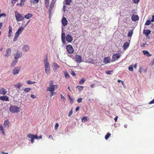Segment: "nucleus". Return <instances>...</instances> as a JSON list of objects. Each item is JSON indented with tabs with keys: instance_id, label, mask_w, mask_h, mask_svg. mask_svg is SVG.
<instances>
[{
	"instance_id": "obj_1",
	"label": "nucleus",
	"mask_w": 154,
	"mask_h": 154,
	"mask_svg": "<svg viewBox=\"0 0 154 154\" xmlns=\"http://www.w3.org/2000/svg\"><path fill=\"white\" fill-rule=\"evenodd\" d=\"M45 71L47 75L49 74L50 72V66L48 61L47 56L45 59L44 61Z\"/></svg>"
},
{
	"instance_id": "obj_2",
	"label": "nucleus",
	"mask_w": 154,
	"mask_h": 154,
	"mask_svg": "<svg viewBox=\"0 0 154 154\" xmlns=\"http://www.w3.org/2000/svg\"><path fill=\"white\" fill-rule=\"evenodd\" d=\"M15 16L16 20L17 22L22 21L24 19V17L17 11H15Z\"/></svg>"
},
{
	"instance_id": "obj_3",
	"label": "nucleus",
	"mask_w": 154,
	"mask_h": 154,
	"mask_svg": "<svg viewBox=\"0 0 154 154\" xmlns=\"http://www.w3.org/2000/svg\"><path fill=\"white\" fill-rule=\"evenodd\" d=\"M20 110V107H18L17 106H11L9 107V110L10 112L13 113H18Z\"/></svg>"
},
{
	"instance_id": "obj_4",
	"label": "nucleus",
	"mask_w": 154,
	"mask_h": 154,
	"mask_svg": "<svg viewBox=\"0 0 154 154\" xmlns=\"http://www.w3.org/2000/svg\"><path fill=\"white\" fill-rule=\"evenodd\" d=\"M66 49L67 52L70 54H73L74 51V50L73 47L71 45H67L66 47Z\"/></svg>"
},
{
	"instance_id": "obj_5",
	"label": "nucleus",
	"mask_w": 154,
	"mask_h": 154,
	"mask_svg": "<svg viewBox=\"0 0 154 154\" xmlns=\"http://www.w3.org/2000/svg\"><path fill=\"white\" fill-rule=\"evenodd\" d=\"M27 137L28 138L31 139V141L32 143H33L34 142V139H38V137L36 135H34L31 134H29L27 135Z\"/></svg>"
},
{
	"instance_id": "obj_6",
	"label": "nucleus",
	"mask_w": 154,
	"mask_h": 154,
	"mask_svg": "<svg viewBox=\"0 0 154 154\" xmlns=\"http://www.w3.org/2000/svg\"><path fill=\"white\" fill-rule=\"evenodd\" d=\"M55 2L56 0H52L51 2L50 3L48 10V11L50 14H51V13L52 11L54 6V5Z\"/></svg>"
},
{
	"instance_id": "obj_7",
	"label": "nucleus",
	"mask_w": 154,
	"mask_h": 154,
	"mask_svg": "<svg viewBox=\"0 0 154 154\" xmlns=\"http://www.w3.org/2000/svg\"><path fill=\"white\" fill-rule=\"evenodd\" d=\"M73 59L78 63H81L82 60V58L81 56L76 54L75 55V57L73 58Z\"/></svg>"
},
{
	"instance_id": "obj_8",
	"label": "nucleus",
	"mask_w": 154,
	"mask_h": 154,
	"mask_svg": "<svg viewBox=\"0 0 154 154\" xmlns=\"http://www.w3.org/2000/svg\"><path fill=\"white\" fill-rule=\"evenodd\" d=\"M57 85H55L51 86H49V87L47 88V91H49L52 92L54 91L55 90V89H57Z\"/></svg>"
},
{
	"instance_id": "obj_9",
	"label": "nucleus",
	"mask_w": 154,
	"mask_h": 154,
	"mask_svg": "<svg viewBox=\"0 0 154 154\" xmlns=\"http://www.w3.org/2000/svg\"><path fill=\"white\" fill-rule=\"evenodd\" d=\"M120 54L116 53L113 54L112 56V61H114L117 60L120 58Z\"/></svg>"
},
{
	"instance_id": "obj_10",
	"label": "nucleus",
	"mask_w": 154,
	"mask_h": 154,
	"mask_svg": "<svg viewBox=\"0 0 154 154\" xmlns=\"http://www.w3.org/2000/svg\"><path fill=\"white\" fill-rule=\"evenodd\" d=\"M20 69V67H15L13 69V73L14 75L17 74L19 72Z\"/></svg>"
},
{
	"instance_id": "obj_11",
	"label": "nucleus",
	"mask_w": 154,
	"mask_h": 154,
	"mask_svg": "<svg viewBox=\"0 0 154 154\" xmlns=\"http://www.w3.org/2000/svg\"><path fill=\"white\" fill-rule=\"evenodd\" d=\"M66 41L69 42H71L73 40L72 37L70 34H68L66 35Z\"/></svg>"
},
{
	"instance_id": "obj_12",
	"label": "nucleus",
	"mask_w": 154,
	"mask_h": 154,
	"mask_svg": "<svg viewBox=\"0 0 154 154\" xmlns=\"http://www.w3.org/2000/svg\"><path fill=\"white\" fill-rule=\"evenodd\" d=\"M61 22L62 25L64 26H66L67 24V20L66 18L64 17H63L62 19Z\"/></svg>"
},
{
	"instance_id": "obj_13",
	"label": "nucleus",
	"mask_w": 154,
	"mask_h": 154,
	"mask_svg": "<svg viewBox=\"0 0 154 154\" xmlns=\"http://www.w3.org/2000/svg\"><path fill=\"white\" fill-rule=\"evenodd\" d=\"M132 20L134 22L136 21L139 19V17L137 15L133 14L131 17Z\"/></svg>"
},
{
	"instance_id": "obj_14",
	"label": "nucleus",
	"mask_w": 154,
	"mask_h": 154,
	"mask_svg": "<svg viewBox=\"0 0 154 154\" xmlns=\"http://www.w3.org/2000/svg\"><path fill=\"white\" fill-rule=\"evenodd\" d=\"M111 61V60L109 57H105L103 60V63L105 64H107L110 63Z\"/></svg>"
},
{
	"instance_id": "obj_15",
	"label": "nucleus",
	"mask_w": 154,
	"mask_h": 154,
	"mask_svg": "<svg viewBox=\"0 0 154 154\" xmlns=\"http://www.w3.org/2000/svg\"><path fill=\"white\" fill-rule=\"evenodd\" d=\"M29 48L30 47L28 45H24L22 48V50L24 52H27L29 50Z\"/></svg>"
},
{
	"instance_id": "obj_16",
	"label": "nucleus",
	"mask_w": 154,
	"mask_h": 154,
	"mask_svg": "<svg viewBox=\"0 0 154 154\" xmlns=\"http://www.w3.org/2000/svg\"><path fill=\"white\" fill-rule=\"evenodd\" d=\"M0 100L3 101H8V97L6 96H2L0 97Z\"/></svg>"
},
{
	"instance_id": "obj_17",
	"label": "nucleus",
	"mask_w": 154,
	"mask_h": 154,
	"mask_svg": "<svg viewBox=\"0 0 154 154\" xmlns=\"http://www.w3.org/2000/svg\"><path fill=\"white\" fill-rule=\"evenodd\" d=\"M52 67L54 71H55L60 67V66L55 63H53Z\"/></svg>"
},
{
	"instance_id": "obj_18",
	"label": "nucleus",
	"mask_w": 154,
	"mask_h": 154,
	"mask_svg": "<svg viewBox=\"0 0 154 154\" xmlns=\"http://www.w3.org/2000/svg\"><path fill=\"white\" fill-rule=\"evenodd\" d=\"M61 39L62 42L63 44H65L66 42L65 40V35L64 33L62 32L61 35Z\"/></svg>"
},
{
	"instance_id": "obj_19",
	"label": "nucleus",
	"mask_w": 154,
	"mask_h": 154,
	"mask_svg": "<svg viewBox=\"0 0 154 154\" xmlns=\"http://www.w3.org/2000/svg\"><path fill=\"white\" fill-rule=\"evenodd\" d=\"M7 91L4 88H2L0 89V94L4 95L7 93Z\"/></svg>"
},
{
	"instance_id": "obj_20",
	"label": "nucleus",
	"mask_w": 154,
	"mask_h": 154,
	"mask_svg": "<svg viewBox=\"0 0 154 154\" xmlns=\"http://www.w3.org/2000/svg\"><path fill=\"white\" fill-rule=\"evenodd\" d=\"M143 54L147 57H150L152 56V54H150L149 52L146 50H143Z\"/></svg>"
},
{
	"instance_id": "obj_21",
	"label": "nucleus",
	"mask_w": 154,
	"mask_h": 154,
	"mask_svg": "<svg viewBox=\"0 0 154 154\" xmlns=\"http://www.w3.org/2000/svg\"><path fill=\"white\" fill-rule=\"evenodd\" d=\"M9 122L8 120H5L4 124V126L5 127L7 126V128H8L9 127Z\"/></svg>"
},
{
	"instance_id": "obj_22",
	"label": "nucleus",
	"mask_w": 154,
	"mask_h": 154,
	"mask_svg": "<svg viewBox=\"0 0 154 154\" xmlns=\"http://www.w3.org/2000/svg\"><path fill=\"white\" fill-rule=\"evenodd\" d=\"M21 57L20 54L19 52H17L16 54L14 55V58L15 59H17Z\"/></svg>"
},
{
	"instance_id": "obj_23",
	"label": "nucleus",
	"mask_w": 154,
	"mask_h": 154,
	"mask_svg": "<svg viewBox=\"0 0 154 154\" xmlns=\"http://www.w3.org/2000/svg\"><path fill=\"white\" fill-rule=\"evenodd\" d=\"M22 86V85L21 84L20 82H19L18 83L14 85V86L16 89H20V87Z\"/></svg>"
},
{
	"instance_id": "obj_24",
	"label": "nucleus",
	"mask_w": 154,
	"mask_h": 154,
	"mask_svg": "<svg viewBox=\"0 0 154 154\" xmlns=\"http://www.w3.org/2000/svg\"><path fill=\"white\" fill-rule=\"evenodd\" d=\"M11 52V50L10 48L8 49L6 51V54L5 56L8 57L10 55V54Z\"/></svg>"
},
{
	"instance_id": "obj_25",
	"label": "nucleus",
	"mask_w": 154,
	"mask_h": 154,
	"mask_svg": "<svg viewBox=\"0 0 154 154\" xmlns=\"http://www.w3.org/2000/svg\"><path fill=\"white\" fill-rule=\"evenodd\" d=\"M8 29H9V31H8V36L9 37H10L11 35V34H12V27H11V26H9L8 27Z\"/></svg>"
},
{
	"instance_id": "obj_26",
	"label": "nucleus",
	"mask_w": 154,
	"mask_h": 154,
	"mask_svg": "<svg viewBox=\"0 0 154 154\" xmlns=\"http://www.w3.org/2000/svg\"><path fill=\"white\" fill-rule=\"evenodd\" d=\"M0 131H1L2 132V134L3 135H5V134L3 127L1 125H0Z\"/></svg>"
},
{
	"instance_id": "obj_27",
	"label": "nucleus",
	"mask_w": 154,
	"mask_h": 154,
	"mask_svg": "<svg viewBox=\"0 0 154 154\" xmlns=\"http://www.w3.org/2000/svg\"><path fill=\"white\" fill-rule=\"evenodd\" d=\"M129 44L128 42H125L124 44L123 45V48L124 49H127L128 47H129Z\"/></svg>"
},
{
	"instance_id": "obj_28",
	"label": "nucleus",
	"mask_w": 154,
	"mask_h": 154,
	"mask_svg": "<svg viewBox=\"0 0 154 154\" xmlns=\"http://www.w3.org/2000/svg\"><path fill=\"white\" fill-rule=\"evenodd\" d=\"M151 33V31L149 29L147 30H143V33L146 35H148Z\"/></svg>"
},
{
	"instance_id": "obj_29",
	"label": "nucleus",
	"mask_w": 154,
	"mask_h": 154,
	"mask_svg": "<svg viewBox=\"0 0 154 154\" xmlns=\"http://www.w3.org/2000/svg\"><path fill=\"white\" fill-rule=\"evenodd\" d=\"M133 33V30L132 29L130 30L128 33V37H131L132 36Z\"/></svg>"
},
{
	"instance_id": "obj_30",
	"label": "nucleus",
	"mask_w": 154,
	"mask_h": 154,
	"mask_svg": "<svg viewBox=\"0 0 154 154\" xmlns=\"http://www.w3.org/2000/svg\"><path fill=\"white\" fill-rule=\"evenodd\" d=\"M32 14H31L29 13L25 16V18L26 19H29L30 18L32 17Z\"/></svg>"
},
{
	"instance_id": "obj_31",
	"label": "nucleus",
	"mask_w": 154,
	"mask_h": 154,
	"mask_svg": "<svg viewBox=\"0 0 154 154\" xmlns=\"http://www.w3.org/2000/svg\"><path fill=\"white\" fill-rule=\"evenodd\" d=\"M45 3L46 8H48L49 6V0H45Z\"/></svg>"
},
{
	"instance_id": "obj_32",
	"label": "nucleus",
	"mask_w": 154,
	"mask_h": 154,
	"mask_svg": "<svg viewBox=\"0 0 154 154\" xmlns=\"http://www.w3.org/2000/svg\"><path fill=\"white\" fill-rule=\"evenodd\" d=\"M24 29V28L23 27H21L20 28H19L17 31V33H19L20 34L22 32V31Z\"/></svg>"
},
{
	"instance_id": "obj_33",
	"label": "nucleus",
	"mask_w": 154,
	"mask_h": 154,
	"mask_svg": "<svg viewBox=\"0 0 154 154\" xmlns=\"http://www.w3.org/2000/svg\"><path fill=\"white\" fill-rule=\"evenodd\" d=\"M17 62V60H15L13 61L11 63V66L12 67H14L15 65H16Z\"/></svg>"
},
{
	"instance_id": "obj_34",
	"label": "nucleus",
	"mask_w": 154,
	"mask_h": 154,
	"mask_svg": "<svg viewBox=\"0 0 154 154\" xmlns=\"http://www.w3.org/2000/svg\"><path fill=\"white\" fill-rule=\"evenodd\" d=\"M76 88H78V90L79 91H82V90H83V86H79V85H78L76 87Z\"/></svg>"
},
{
	"instance_id": "obj_35",
	"label": "nucleus",
	"mask_w": 154,
	"mask_h": 154,
	"mask_svg": "<svg viewBox=\"0 0 154 154\" xmlns=\"http://www.w3.org/2000/svg\"><path fill=\"white\" fill-rule=\"evenodd\" d=\"M27 84L28 85H32V84H34L35 83V82H33L32 81H31L30 80L27 81L26 82Z\"/></svg>"
},
{
	"instance_id": "obj_36",
	"label": "nucleus",
	"mask_w": 154,
	"mask_h": 154,
	"mask_svg": "<svg viewBox=\"0 0 154 154\" xmlns=\"http://www.w3.org/2000/svg\"><path fill=\"white\" fill-rule=\"evenodd\" d=\"M65 1L66 4L67 5H70V4L72 2V0H64Z\"/></svg>"
},
{
	"instance_id": "obj_37",
	"label": "nucleus",
	"mask_w": 154,
	"mask_h": 154,
	"mask_svg": "<svg viewBox=\"0 0 154 154\" xmlns=\"http://www.w3.org/2000/svg\"><path fill=\"white\" fill-rule=\"evenodd\" d=\"M23 90L25 92L27 93L31 90V88H25Z\"/></svg>"
},
{
	"instance_id": "obj_38",
	"label": "nucleus",
	"mask_w": 154,
	"mask_h": 154,
	"mask_svg": "<svg viewBox=\"0 0 154 154\" xmlns=\"http://www.w3.org/2000/svg\"><path fill=\"white\" fill-rule=\"evenodd\" d=\"M85 81V80L84 79H82L79 81V84L80 85L83 84L84 83Z\"/></svg>"
},
{
	"instance_id": "obj_39",
	"label": "nucleus",
	"mask_w": 154,
	"mask_h": 154,
	"mask_svg": "<svg viewBox=\"0 0 154 154\" xmlns=\"http://www.w3.org/2000/svg\"><path fill=\"white\" fill-rule=\"evenodd\" d=\"M110 136L111 134L109 133H108L105 136V139L106 140H107Z\"/></svg>"
},
{
	"instance_id": "obj_40",
	"label": "nucleus",
	"mask_w": 154,
	"mask_h": 154,
	"mask_svg": "<svg viewBox=\"0 0 154 154\" xmlns=\"http://www.w3.org/2000/svg\"><path fill=\"white\" fill-rule=\"evenodd\" d=\"M87 117H83L82 119V122H85L86 121H87Z\"/></svg>"
},
{
	"instance_id": "obj_41",
	"label": "nucleus",
	"mask_w": 154,
	"mask_h": 154,
	"mask_svg": "<svg viewBox=\"0 0 154 154\" xmlns=\"http://www.w3.org/2000/svg\"><path fill=\"white\" fill-rule=\"evenodd\" d=\"M39 2V0H30V3H38Z\"/></svg>"
},
{
	"instance_id": "obj_42",
	"label": "nucleus",
	"mask_w": 154,
	"mask_h": 154,
	"mask_svg": "<svg viewBox=\"0 0 154 154\" xmlns=\"http://www.w3.org/2000/svg\"><path fill=\"white\" fill-rule=\"evenodd\" d=\"M24 5V3L22 2H21V1H20V3H17L16 4V5L17 6H20L22 7H23Z\"/></svg>"
},
{
	"instance_id": "obj_43",
	"label": "nucleus",
	"mask_w": 154,
	"mask_h": 154,
	"mask_svg": "<svg viewBox=\"0 0 154 154\" xmlns=\"http://www.w3.org/2000/svg\"><path fill=\"white\" fill-rule=\"evenodd\" d=\"M89 63H94V60L93 59L90 58L88 60Z\"/></svg>"
},
{
	"instance_id": "obj_44",
	"label": "nucleus",
	"mask_w": 154,
	"mask_h": 154,
	"mask_svg": "<svg viewBox=\"0 0 154 154\" xmlns=\"http://www.w3.org/2000/svg\"><path fill=\"white\" fill-rule=\"evenodd\" d=\"M128 69L130 71H133L134 70L133 66L132 65H130L128 67Z\"/></svg>"
},
{
	"instance_id": "obj_45",
	"label": "nucleus",
	"mask_w": 154,
	"mask_h": 154,
	"mask_svg": "<svg viewBox=\"0 0 154 154\" xmlns=\"http://www.w3.org/2000/svg\"><path fill=\"white\" fill-rule=\"evenodd\" d=\"M151 21H150L149 20H147L146 21V22L145 23V25H149L151 24Z\"/></svg>"
},
{
	"instance_id": "obj_46",
	"label": "nucleus",
	"mask_w": 154,
	"mask_h": 154,
	"mask_svg": "<svg viewBox=\"0 0 154 154\" xmlns=\"http://www.w3.org/2000/svg\"><path fill=\"white\" fill-rule=\"evenodd\" d=\"M65 76L66 78H69V75L67 72L64 73Z\"/></svg>"
},
{
	"instance_id": "obj_47",
	"label": "nucleus",
	"mask_w": 154,
	"mask_h": 154,
	"mask_svg": "<svg viewBox=\"0 0 154 154\" xmlns=\"http://www.w3.org/2000/svg\"><path fill=\"white\" fill-rule=\"evenodd\" d=\"M113 72V71L112 70L111 71H106V73L107 74L110 75L112 74V72Z\"/></svg>"
},
{
	"instance_id": "obj_48",
	"label": "nucleus",
	"mask_w": 154,
	"mask_h": 154,
	"mask_svg": "<svg viewBox=\"0 0 154 154\" xmlns=\"http://www.w3.org/2000/svg\"><path fill=\"white\" fill-rule=\"evenodd\" d=\"M82 98H80L78 99L77 100V101L78 103H81L82 102Z\"/></svg>"
},
{
	"instance_id": "obj_49",
	"label": "nucleus",
	"mask_w": 154,
	"mask_h": 154,
	"mask_svg": "<svg viewBox=\"0 0 154 154\" xmlns=\"http://www.w3.org/2000/svg\"><path fill=\"white\" fill-rule=\"evenodd\" d=\"M59 126V125L58 124V123H56V124H55V127H54V129L55 130H57L58 127Z\"/></svg>"
},
{
	"instance_id": "obj_50",
	"label": "nucleus",
	"mask_w": 154,
	"mask_h": 154,
	"mask_svg": "<svg viewBox=\"0 0 154 154\" xmlns=\"http://www.w3.org/2000/svg\"><path fill=\"white\" fill-rule=\"evenodd\" d=\"M142 66H140V68L139 69V72L140 73V74H141L142 73Z\"/></svg>"
},
{
	"instance_id": "obj_51",
	"label": "nucleus",
	"mask_w": 154,
	"mask_h": 154,
	"mask_svg": "<svg viewBox=\"0 0 154 154\" xmlns=\"http://www.w3.org/2000/svg\"><path fill=\"white\" fill-rule=\"evenodd\" d=\"M69 101H70V103H73V99L71 98L69 95Z\"/></svg>"
},
{
	"instance_id": "obj_52",
	"label": "nucleus",
	"mask_w": 154,
	"mask_h": 154,
	"mask_svg": "<svg viewBox=\"0 0 154 154\" xmlns=\"http://www.w3.org/2000/svg\"><path fill=\"white\" fill-rule=\"evenodd\" d=\"M140 0H133V2L134 3H137Z\"/></svg>"
},
{
	"instance_id": "obj_53",
	"label": "nucleus",
	"mask_w": 154,
	"mask_h": 154,
	"mask_svg": "<svg viewBox=\"0 0 154 154\" xmlns=\"http://www.w3.org/2000/svg\"><path fill=\"white\" fill-rule=\"evenodd\" d=\"M72 109H71L69 113L68 116L69 117L72 114Z\"/></svg>"
},
{
	"instance_id": "obj_54",
	"label": "nucleus",
	"mask_w": 154,
	"mask_h": 154,
	"mask_svg": "<svg viewBox=\"0 0 154 154\" xmlns=\"http://www.w3.org/2000/svg\"><path fill=\"white\" fill-rule=\"evenodd\" d=\"M71 74L74 76H75L76 74L73 71H72L71 72Z\"/></svg>"
},
{
	"instance_id": "obj_55",
	"label": "nucleus",
	"mask_w": 154,
	"mask_h": 154,
	"mask_svg": "<svg viewBox=\"0 0 154 154\" xmlns=\"http://www.w3.org/2000/svg\"><path fill=\"white\" fill-rule=\"evenodd\" d=\"M20 35V33H17V32H16L15 36H16L17 37H19Z\"/></svg>"
},
{
	"instance_id": "obj_56",
	"label": "nucleus",
	"mask_w": 154,
	"mask_h": 154,
	"mask_svg": "<svg viewBox=\"0 0 154 154\" xmlns=\"http://www.w3.org/2000/svg\"><path fill=\"white\" fill-rule=\"evenodd\" d=\"M6 14L4 13V14H0V17H5L6 16Z\"/></svg>"
},
{
	"instance_id": "obj_57",
	"label": "nucleus",
	"mask_w": 154,
	"mask_h": 154,
	"mask_svg": "<svg viewBox=\"0 0 154 154\" xmlns=\"http://www.w3.org/2000/svg\"><path fill=\"white\" fill-rule=\"evenodd\" d=\"M51 95H50V96L51 97H52L54 94H56V93H55L54 92H53V91H52V92H51Z\"/></svg>"
},
{
	"instance_id": "obj_58",
	"label": "nucleus",
	"mask_w": 154,
	"mask_h": 154,
	"mask_svg": "<svg viewBox=\"0 0 154 154\" xmlns=\"http://www.w3.org/2000/svg\"><path fill=\"white\" fill-rule=\"evenodd\" d=\"M152 103H154V99L149 103V104H151Z\"/></svg>"
},
{
	"instance_id": "obj_59",
	"label": "nucleus",
	"mask_w": 154,
	"mask_h": 154,
	"mask_svg": "<svg viewBox=\"0 0 154 154\" xmlns=\"http://www.w3.org/2000/svg\"><path fill=\"white\" fill-rule=\"evenodd\" d=\"M18 38V37H17L16 36H15V37H14V39H13V41H16L17 40Z\"/></svg>"
},
{
	"instance_id": "obj_60",
	"label": "nucleus",
	"mask_w": 154,
	"mask_h": 154,
	"mask_svg": "<svg viewBox=\"0 0 154 154\" xmlns=\"http://www.w3.org/2000/svg\"><path fill=\"white\" fill-rule=\"evenodd\" d=\"M118 118V116H116V117L114 118V120H115V122H117Z\"/></svg>"
},
{
	"instance_id": "obj_61",
	"label": "nucleus",
	"mask_w": 154,
	"mask_h": 154,
	"mask_svg": "<svg viewBox=\"0 0 154 154\" xmlns=\"http://www.w3.org/2000/svg\"><path fill=\"white\" fill-rule=\"evenodd\" d=\"M152 18L151 20V21L152 22H154V16L152 15Z\"/></svg>"
},
{
	"instance_id": "obj_62",
	"label": "nucleus",
	"mask_w": 154,
	"mask_h": 154,
	"mask_svg": "<svg viewBox=\"0 0 154 154\" xmlns=\"http://www.w3.org/2000/svg\"><path fill=\"white\" fill-rule=\"evenodd\" d=\"M31 97L32 98H36V97L33 94H31Z\"/></svg>"
},
{
	"instance_id": "obj_63",
	"label": "nucleus",
	"mask_w": 154,
	"mask_h": 154,
	"mask_svg": "<svg viewBox=\"0 0 154 154\" xmlns=\"http://www.w3.org/2000/svg\"><path fill=\"white\" fill-rule=\"evenodd\" d=\"M60 96H61V98L62 99H65V97H64L62 95V94H61L60 95Z\"/></svg>"
},
{
	"instance_id": "obj_64",
	"label": "nucleus",
	"mask_w": 154,
	"mask_h": 154,
	"mask_svg": "<svg viewBox=\"0 0 154 154\" xmlns=\"http://www.w3.org/2000/svg\"><path fill=\"white\" fill-rule=\"evenodd\" d=\"M79 107H76V109H75L76 112H77V111H78L79 110Z\"/></svg>"
}]
</instances>
